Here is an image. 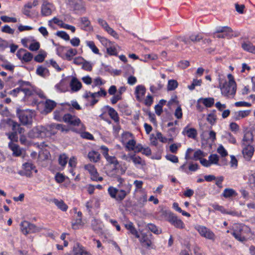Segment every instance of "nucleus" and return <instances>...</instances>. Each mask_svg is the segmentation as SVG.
I'll return each instance as SVG.
<instances>
[{"label": "nucleus", "mask_w": 255, "mask_h": 255, "mask_svg": "<svg viewBox=\"0 0 255 255\" xmlns=\"http://www.w3.org/2000/svg\"><path fill=\"white\" fill-rule=\"evenodd\" d=\"M87 45L92 49V51L95 54H99V49L96 46L94 42L92 41L87 42Z\"/></svg>", "instance_id": "3c124183"}, {"label": "nucleus", "mask_w": 255, "mask_h": 255, "mask_svg": "<svg viewBox=\"0 0 255 255\" xmlns=\"http://www.w3.org/2000/svg\"><path fill=\"white\" fill-rule=\"evenodd\" d=\"M217 151L222 157H225L228 154L227 151L222 145L219 146L218 148Z\"/></svg>", "instance_id": "774afa93"}, {"label": "nucleus", "mask_w": 255, "mask_h": 255, "mask_svg": "<svg viewBox=\"0 0 255 255\" xmlns=\"http://www.w3.org/2000/svg\"><path fill=\"white\" fill-rule=\"evenodd\" d=\"M23 168L25 171L23 172L22 175H24L27 177H30L31 175V170H33L35 167L31 162H27L23 164ZM22 174V173H21Z\"/></svg>", "instance_id": "2eb2a0df"}, {"label": "nucleus", "mask_w": 255, "mask_h": 255, "mask_svg": "<svg viewBox=\"0 0 255 255\" xmlns=\"http://www.w3.org/2000/svg\"><path fill=\"white\" fill-rule=\"evenodd\" d=\"M231 85L227 82H224V80L219 79V87L222 95L229 97L230 95H234L236 92L237 85L231 86Z\"/></svg>", "instance_id": "20e7f679"}, {"label": "nucleus", "mask_w": 255, "mask_h": 255, "mask_svg": "<svg viewBox=\"0 0 255 255\" xmlns=\"http://www.w3.org/2000/svg\"><path fill=\"white\" fill-rule=\"evenodd\" d=\"M237 195L236 191L233 189L226 188L223 193V196L225 198H230L233 196H236Z\"/></svg>", "instance_id": "473e14b6"}, {"label": "nucleus", "mask_w": 255, "mask_h": 255, "mask_svg": "<svg viewBox=\"0 0 255 255\" xmlns=\"http://www.w3.org/2000/svg\"><path fill=\"white\" fill-rule=\"evenodd\" d=\"M66 3L74 10H80L83 8L82 1L81 0H67Z\"/></svg>", "instance_id": "ddd939ff"}, {"label": "nucleus", "mask_w": 255, "mask_h": 255, "mask_svg": "<svg viewBox=\"0 0 255 255\" xmlns=\"http://www.w3.org/2000/svg\"><path fill=\"white\" fill-rule=\"evenodd\" d=\"M82 68L85 70L91 71L92 69V65L90 62L85 60L82 64Z\"/></svg>", "instance_id": "052dcab7"}, {"label": "nucleus", "mask_w": 255, "mask_h": 255, "mask_svg": "<svg viewBox=\"0 0 255 255\" xmlns=\"http://www.w3.org/2000/svg\"><path fill=\"white\" fill-rule=\"evenodd\" d=\"M80 20L81 24L83 25V29L86 31H90L93 29V27L91 25V22L87 17H81Z\"/></svg>", "instance_id": "412c9836"}, {"label": "nucleus", "mask_w": 255, "mask_h": 255, "mask_svg": "<svg viewBox=\"0 0 255 255\" xmlns=\"http://www.w3.org/2000/svg\"><path fill=\"white\" fill-rule=\"evenodd\" d=\"M244 135L242 140V145H251L254 141L253 131L248 128H246L244 130Z\"/></svg>", "instance_id": "9d476101"}, {"label": "nucleus", "mask_w": 255, "mask_h": 255, "mask_svg": "<svg viewBox=\"0 0 255 255\" xmlns=\"http://www.w3.org/2000/svg\"><path fill=\"white\" fill-rule=\"evenodd\" d=\"M70 86L72 91L77 92L82 88V83L76 77H73Z\"/></svg>", "instance_id": "dca6fc26"}, {"label": "nucleus", "mask_w": 255, "mask_h": 255, "mask_svg": "<svg viewBox=\"0 0 255 255\" xmlns=\"http://www.w3.org/2000/svg\"><path fill=\"white\" fill-rule=\"evenodd\" d=\"M233 30L231 28L228 26H224L219 28L217 31L213 33V37H215L216 33H227L229 34L230 33L232 32Z\"/></svg>", "instance_id": "72a5a7b5"}, {"label": "nucleus", "mask_w": 255, "mask_h": 255, "mask_svg": "<svg viewBox=\"0 0 255 255\" xmlns=\"http://www.w3.org/2000/svg\"><path fill=\"white\" fill-rule=\"evenodd\" d=\"M68 157L65 154L60 155L58 158L59 164L64 167L67 163Z\"/></svg>", "instance_id": "37998d69"}, {"label": "nucleus", "mask_w": 255, "mask_h": 255, "mask_svg": "<svg viewBox=\"0 0 255 255\" xmlns=\"http://www.w3.org/2000/svg\"><path fill=\"white\" fill-rule=\"evenodd\" d=\"M85 170H88L91 175V178L94 181H101L103 180L102 177H98L99 174L94 165L91 164L85 165L84 166Z\"/></svg>", "instance_id": "6e6552de"}, {"label": "nucleus", "mask_w": 255, "mask_h": 255, "mask_svg": "<svg viewBox=\"0 0 255 255\" xmlns=\"http://www.w3.org/2000/svg\"><path fill=\"white\" fill-rule=\"evenodd\" d=\"M148 229L155 234H160L161 233L160 230H158L157 227L153 224H148L147 225Z\"/></svg>", "instance_id": "49530a36"}, {"label": "nucleus", "mask_w": 255, "mask_h": 255, "mask_svg": "<svg viewBox=\"0 0 255 255\" xmlns=\"http://www.w3.org/2000/svg\"><path fill=\"white\" fill-rule=\"evenodd\" d=\"M178 85V83L176 80H170L168 81L167 85L168 91L174 90Z\"/></svg>", "instance_id": "58836bf2"}, {"label": "nucleus", "mask_w": 255, "mask_h": 255, "mask_svg": "<svg viewBox=\"0 0 255 255\" xmlns=\"http://www.w3.org/2000/svg\"><path fill=\"white\" fill-rule=\"evenodd\" d=\"M28 234H31L36 232H39L41 231V228L36 226L35 225L31 224L29 222V227H28Z\"/></svg>", "instance_id": "79ce46f5"}, {"label": "nucleus", "mask_w": 255, "mask_h": 255, "mask_svg": "<svg viewBox=\"0 0 255 255\" xmlns=\"http://www.w3.org/2000/svg\"><path fill=\"white\" fill-rule=\"evenodd\" d=\"M81 136L85 139L93 140L94 139L93 135L88 132H83L81 133Z\"/></svg>", "instance_id": "0e129e2a"}, {"label": "nucleus", "mask_w": 255, "mask_h": 255, "mask_svg": "<svg viewBox=\"0 0 255 255\" xmlns=\"http://www.w3.org/2000/svg\"><path fill=\"white\" fill-rule=\"evenodd\" d=\"M164 84L161 82L158 81L156 86L152 85L150 87V91L152 93H156L157 91L160 90L163 87Z\"/></svg>", "instance_id": "ea45409f"}, {"label": "nucleus", "mask_w": 255, "mask_h": 255, "mask_svg": "<svg viewBox=\"0 0 255 255\" xmlns=\"http://www.w3.org/2000/svg\"><path fill=\"white\" fill-rule=\"evenodd\" d=\"M77 53V51L76 49L70 48L66 53L65 55V58L68 61H71L73 57L76 55Z\"/></svg>", "instance_id": "e433bc0d"}, {"label": "nucleus", "mask_w": 255, "mask_h": 255, "mask_svg": "<svg viewBox=\"0 0 255 255\" xmlns=\"http://www.w3.org/2000/svg\"><path fill=\"white\" fill-rule=\"evenodd\" d=\"M100 154L96 151L92 150L88 154V157L89 160L94 162H98L100 159Z\"/></svg>", "instance_id": "5701e85b"}, {"label": "nucleus", "mask_w": 255, "mask_h": 255, "mask_svg": "<svg viewBox=\"0 0 255 255\" xmlns=\"http://www.w3.org/2000/svg\"><path fill=\"white\" fill-rule=\"evenodd\" d=\"M73 251L74 255H91L90 253L80 247L78 244L74 246Z\"/></svg>", "instance_id": "4be33fe9"}, {"label": "nucleus", "mask_w": 255, "mask_h": 255, "mask_svg": "<svg viewBox=\"0 0 255 255\" xmlns=\"http://www.w3.org/2000/svg\"><path fill=\"white\" fill-rule=\"evenodd\" d=\"M0 19L2 21L4 22H17V19L15 17H10L7 16L3 15L0 17Z\"/></svg>", "instance_id": "864d4df0"}, {"label": "nucleus", "mask_w": 255, "mask_h": 255, "mask_svg": "<svg viewBox=\"0 0 255 255\" xmlns=\"http://www.w3.org/2000/svg\"><path fill=\"white\" fill-rule=\"evenodd\" d=\"M105 30L112 36L115 37L116 39L119 38L118 34L111 27L109 26L105 29Z\"/></svg>", "instance_id": "4d7b16f0"}, {"label": "nucleus", "mask_w": 255, "mask_h": 255, "mask_svg": "<svg viewBox=\"0 0 255 255\" xmlns=\"http://www.w3.org/2000/svg\"><path fill=\"white\" fill-rule=\"evenodd\" d=\"M250 113V110L240 111L235 113V119L240 120L241 118H245L248 116Z\"/></svg>", "instance_id": "c9c22d12"}, {"label": "nucleus", "mask_w": 255, "mask_h": 255, "mask_svg": "<svg viewBox=\"0 0 255 255\" xmlns=\"http://www.w3.org/2000/svg\"><path fill=\"white\" fill-rule=\"evenodd\" d=\"M3 122L8 126L11 127L12 132H17V128H18V126H19V124L17 122L11 119H7L4 120Z\"/></svg>", "instance_id": "a878e982"}, {"label": "nucleus", "mask_w": 255, "mask_h": 255, "mask_svg": "<svg viewBox=\"0 0 255 255\" xmlns=\"http://www.w3.org/2000/svg\"><path fill=\"white\" fill-rule=\"evenodd\" d=\"M82 218L77 219L75 222L72 224V228L74 230L78 229L79 228V226L82 225Z\"/></svg>", "instance_id": "bf43d9fd"}, {"label": "nucleus", "mask_w": 255, "mask_h": 255, "mask_svg": "<svg viewBox=\"0 0 255 255\" xmlns=\"http://www.w3.org/2000/svg\"><path fill=\"white\" fill-rule=\"evenodd\" d=\"M135 141L133 139L128 140L126 145V148L129 150H133L134 149L135 145Z\"/></svg>", "instance_id": "6e6d98bb"}, {"label": "nucleus", "mask_w": 255, "mask_h": 255, "mask_svg": "<svg viewBox=\"0 0 255 255\" xmlns=\"http://www.w3.org/2000/svg\"><path fill=\"white\" fill-rule=\"evenodd\" d=\"M48 126V128H50L49 131L51 132V136L55 134L56 132L54 130V129L60 130L61 131L65 130V126L60 124H52Z\"/></svg>", "instance_id": "6ab92c4d"}, {"label": "nucleus", "mask_w": 255, "mask_h": 255, "mask_svg": "<svg viewBox=\"0 0 255 255\" xmlns=\"http://www.w3.org/2000/svg\"><path fill=\"white\" fill-rule=\"evenodd\" d=\"M195 229L202 237L212 241L215 240L216 236L214 233L207 227L203 226H197L195 227Z\"/></svg>", "instance_id": "423d86ee"}, {"label": "nucleus", "mask_w": 255, "mask_h": 255, "mask_svg": "<svg viewBox=\"0 0 255 255\" xmlns=\"http://www.w3.org/2000/svg\"><path fill=\"white\" fill-rule=\"evenodd\" d=\"M106 152L104 153V157L110 164H113L114 165V168H117V166L119 165V163L116 157L115 156H111L109 155L108 153H107V149H106Z\"/></svg>", "instance_id": "b1692460"}, {"label": "nucleus", "mask_w": 255, "mask_h": 255, "mask_svg": "<svg viewBox=\"0 0 255 255\" xmlns=\"http://www.w3.org/2000/svg\"><path fill=\"white\" fill-rule=\"evenodd\" d=\"M242 47L246 51L255 54V46L249 41L243 42L242 43Z\"/></svg>", "instance_id": "f3484780"}, {"label": "nucleus", "mask_w": 255, "mask_h": 255, "mask_svg": "<svg viewBox=\"0 0 255 255\" xmlns=\"http://www.w3.org/2000/svg\"><path fill=\"white\" fill-rule=\"evenodd\" d=\"M205 156V155L204 153L200 149H198L194 152V156L192 157V159H194L195 160H197L198 159L200 160L201 158V157Z\"/></svg>", "instance_id": "a18cd8bd"}, {"label": "nucleus", "mask_w": 255, "mask_h": 255, "mask_svg": "<svg viewBox=\"0 0 255 255\" xmlns=\"http://www.w3.org/2000/svg\"><path fill=\"white\" fill-rule=\"evenodd\" d=\"M50 128L48 126H38L34 127L30 130L28 133V136L31 138H45L51 136V132L49 131Z\"/></svg>", "instance_id": "f03ea898"}, {"label": "nucleus", "mask_w": 255, "mask_h": 255, "mask_svg": "<svg viewBox=\"0 0 255 255\" xmlns=\"http://www.w3.org/2000/svg\"><path fill=\"white\" fill-rule=\"evenodd\" d=\"M39 47H40L39 43L38 42H36L31 43L29 47V49L31 51H36V50H38Z\"/></svg>", "instance_id": "69168bd1"}, {"label": "nucleus", "mask_w": 255, "mask_h": 255, "mask_svg": "<svg viewBox=\"0 0 255 255\" xmlns=\"http://www.w3.org/2000/svg\"><path fill=\"white\" fill-rule=\"evenodd\" d=\"M184 134H186L188 137L193 139H195L197 135V132L194 128H188L187 127H185L183 131Z\"/></svg>", "instance_id": "aec40b11"}, {"label": "nucleus", "mask_w": 255, "mask_h": 255, "mask_svg": "<svg viewBox=\"0 0 255 255\" xmlns=\"http://www.w3.org/2000/svg\"><path fill=\"white\" fill-rule=\"evenodd\" d=\"M29 227V222L24 221L20 224V229L22 233L24 235L28 234V228Z\"/></svg>", "instance_id": "a19ab883"}, {"label": "nucleus", "mask_w": 255, "mask_h": 255, "mask_svg": "<svg viewBox=\"0 0 255 255\" xmlns=\"http://www.w3.org/2000/svg\"><path fill=\"white\" fill-rule=\"evenodd\" d=\"M166 158L167 160H168L173 163H177L178 162V157L176 156L173 155V154L167 155L166 156Z\"/></svg>", "instance_id": "338daca9"}, {"label": "nucleus", "mask_w": 255, "mask_h": 255, "mask_svg": "<svg viewBox=\"0 0 255 255\" xmlns=\"http://www.w3.org/2000/svg\"><path fill=\"white\" fill-rule=\"evenodd\" d=\"M51 4L46 0H43V3L41 6V14L43 16L50 15L52 13L50 7Z\"/></svg>", "instance_id": "4468645a"}, {"label": "nucleus", "mask_w": 255, "mask_h": 255, "mask_svg": "<svg viewBox=\"0 0 255 255\" xmlns=\"http://www.w3.org/2000/svg\"><path fill=\"white\" fill-rule=\"evenodd\" d=\"M140 242L142 246L149 248L151 247L152 242L150 240V237L147 235H142V238L140 240Z\"/></svg>", "instance_id": "393cba45"}, {"label": "nucleus", "mask_w": 255, "mask_h": 255, "mask_svg": "<svg viewBox=\"0 0 255 255\" xmlns=\"http://www.w3.org/2000/svg\"><path fill=\"white\" fill-rule=\"evenodd\" d=\"M8 138L11 140V141H13L17 142L18 141V136L17 134V132H11L7 134Z\"/></svg>", "instance_id": "13d9d810"}, {"label": "nucleus", "mask_w": 255, "mask_h": 255, "mask_svg": "<svg viewBox=\"0 0 255 255\" xmlns=\"http://www.w3.org/2000/svg\"><path fill=\"white\" fill-rule=\"evenodd\" d=\"M33 58V54L25 50L22 61L25 62L30 61Z\"/></svg>", "instance_id": "09e8293b"}, {"label": "nucleus", "mask_w": 255, "mask_h": 255, "mask_svg": "<svg viewBox=\"0 0 255 255\" xmlns=\"http://www.w3.org/2000/svg\"><path fill=\"white\" fill-rule=\"evenodd\" d=\"M202 101L203 104L207 108L212 107L214 104V99L213 98H201L198 100Z\"/></svg>", "instance_id": "2f4dec72"}, {"label": "nucleus", "mask_w": 255, "mask_h": 255, "mask_svg": "<svg viewBox=\"0 0 255 255\" xmlns=\"http://www.w3.org/2000/svg\"><path fill=\"white\" fill-rule=\"evenodd\" d=\"M146 89L144 86L140 85H138L135 87L134 94L136 100L141 102L144 96L146 93Z\"/></svg>", "instance_id": "f8f14e48"}, {"label": "nucleus", "mask_w": 255, "mask_h": 255, "mask_svg": "<svg viewBox=\"0 0 255 255\" xmlns=\"http://www.w3.org/2000/svg\"><path fill=\"white\" fill-rule=\"evenodd\" d=\"M129 158L132 160L133 163L135 164H139L141 165H145V161L142 160L139 156H136L135 155H130Z\"/></svg>", "instance_id": "4c0bfd02"}, {"label": "nucleus", "mask_w": 255, "mask_h": 255, "mask_svg": "<svg viewBox=\"0 0 255 255\" xmlns=\"http://www.w3.org/2000/svg\"><path fill=\"white\" fill-rule=\"evenodd\" d=\"M241 230H242V229H240L239 231H234L232 233V235L237 240L243 242L246 241V238L242 235Z\"/></svg>", "instance_id": "f704fd0d"}, {"label": "nucleus", "mask_w": 255, "mask_h": 255, "mask_svg": "<svg viewBox=\"0 0 255 255\" xmlns=\"http://www.w3.org/2000/svg\"><path fill=\"white\" fill-rule=\"evenodd\" d=\"M131 187V185L129 184L125 185L123 188L110 186L108 189V192L112 198L115 199L118 203H121L130 193Z\"/></svg>", "instance_id": "f257e3e1"}, {"label": "nucleus", "mask_w": 255, "mask_h": 255, "mask_svg": "<svg viewBox=\"0 0 255 255\" xmlns=\"http://www.w3.org/2000/svg\"><path fill=\"white\" fill-rule=\"evenodd\" d=\"M125 227L132 235H134L136 238H138L139 237L137 231L134 227L131 222L125 224Z\"/></svg>", "instance_id": "7c9ffc66"}, {"label": "nucleus", "mask_w": 255, "mask_h": 255, "mask_svg": "<svg viewBox=\"0 0 255 255\" xmlns=\"http://www.w3.org/2000/svg\"><path fill=\"white\" fill-rule=\"evenodd\" d=\"M36 73L37 75L43 77L49 76V70L42 66H39L37 67Z\"/></svg>", "instance_id": "cd10ccee"}, {"label": "nucleus", "mask_w": 255, "mask_h": 255, "mask_svg": "<svg viewBox=\"0 0 255 255\" xmlns=\"http://www.w3.org/2000/svg\"><path fill=\"white\" fill-rule=\"evenodd\" d=\"M63 120L64 122L73 126H78L81 123V121L78 117L70 114H65L63 117Z\"/></svg>", "instance_id": "1a4fd4ad"}, {"label": "nucleus", "mask_w": 255, "mask_h": 255, "mask_svg": "<svg viewBox=\"0 0 255 255\" xmlns=\"http://www.w3.org/2000/svg\"><path fill=\"white\" fill-rule=\"evenodd\" d=\"M244 146L242 149V153L246 160L249 161L253 156L254 152V147L250 144L243 145Z\"/></svg>", "instance_id": "9b49d317"}, {"label": "nucleus", "mask_w": 255, "mask_h": 255, "mask_svg": "<svg viewBox=\"0 0 255 255\" xmlns=\"http://www.w3.org/2000/svg\"><path fill=\"white\" fill-rule=\"evenodd\" d=\"M166 216L167 221L175 228L180 229L184 228L185 225L183 221L179 219L174 214L169 212L167 213Z\"/></svg>", "instance_id": "39448f33"}, {"label": "nucleus", "mask_w": 255, "mask_h": 255, "mask_svg": "<svg viewBox=\"0 0 255 255\" xmlns=\"http://www.w3.org/2000/svg\"><path fill=\"white\" fill-rule=\"evenodd\" d=\"M8 146L10 149L12 151L13 155L15 156H19L21 155L22 152L19 146L12 142H10L8 144Z\"/></svg>", "instance_id": "a211bd4d"}, {"label": "nucleus", "mask_w": 255, "mask_h": 255, "mask_svg": "<svg viewBox=\"0 0 255 255\" xmlns=\"http://www.w3.org/2000/svg\"><path fill=\"white\" fill-rule=\"evenodd\" d=\"M207 120L212 126H213L216 122V116L214 113H210L208 115Z\"/></svg>", "instance_id": "c03bdc74"}, {"label": "nucleus", "mask_w": 255, "mask_h": 255, "mask_svg": "<svg viewBox=\"0 0 255 255\" xmlns=\"http://www.w3.org/2000/svg\"><path fill=\"white\" fill-rule=\"evenodd\" d=\"M56 106V103L54 101L50 100H47L45 103V111L47 113H49L52 111Z\"/></svg>", "instance_id": "c85d7f7f"}, {"label": "nucleus", "mask_w": 255, "mask_h": 255, "mask_svg": "<svg viewBox=\"0 0 255 255\" xmlns=\"http://www.w3.org/2000/svg\"><path fill=\"white\" fill-rule=\"evenodd\" d=\"M1 31L3 32H5L8 34H12L14 32V30L11 28L8 25H4L2 28Z\"/></svg>", "instance_id": "680f3d73"}, {"label": "nucleus", "mask_w": 255, "mask_h": 255, "mask_svg": "<svg viewBox=\"0 0 255 255\" xmlns=\"http://www.w3.org/2000/svg\"><path fill=\"white\" fill-rule=\"evenodd\" d=\"M203 39V37L200 34H192L190 36V39L191 42H197L200 41Z\"/></svg>", "instance_id": "5fc2aeb1"}, {"label": "nucleus", "mask_w": 255, "mask_h": 255, "mask_svg": "<svg viewBox=\"0 0 255 255\" xmlns=\"http://www.w3.org/2000/svg\"><path fill=\"white\" fill-rule=\"evenodd\" d=\"M16 116L22 125L29 126L32 125L33 113L31 111L17 109Z\"/></svg>", "instance_id": "7ed1b4c3"}, {"label": "nucleus", "mask_w": 255, "mask_h": 255, "mask_svg": "<svg viewBox=\"0 0 255 255\" xmlns=\"http://www.w3.org/2000/svg\"><path fill=\"white\" fill-rule=\"evenodd\" d=\"M144 104L147 106H150L153 103V97L150 95H148L145 100H144Z\"/></svg>", "instance_id": "e2e57ef3"}, {"label": "nucleus", "mask_w": 255, "mask_h": 255, "mask_svg": "<svg viewBox=\"0 0 255 255\" xmlns=\"http://www.w3.org/2000/svg\"><path fill=\"white\" fill-rule=\"evenodd\" d=\"M108 114L110 116L111 118L113 119L115 122H118L119 121V118L118 116V113L116 110L111 107H108Z\"/></svg>", "instance_id": "c756f323"}, {"label": "nucleus", "mask_w": 255, "mask_h": 255, "mask_svg": "<svg viewBox=\"0 0 255 255\" xmlns=\"http://www.w3.org/2000/svg\"><path fill=\"white\" fill-rule=\"evenodd\" d=\"M53 202L57 206V207L63 211H66L68 209V206L62 200H58L54 199Z\"/></svg>", "instance_id": "bb28decb"}, {"label": "nucleus", "mask_w": 255, "mask_h": 255, "mask_svg": "<svg viewBox=\"0 0 255 255\" xmlns=\"http://www.w3.org/2000/svg\"><path fill=\"white\" fill-rule=\"evenodd\" d=\"M209 162L211 164H217L219 161V156L216 154H211L209 157Z\"/></svg>", "instance_id": "603ef678"}, {"label": "nucleus", "mask_w": 255, "mask_h": 255, "mask_svg": "<svg viewBox=\"0 0 255 255\" xmlns=\"http://www.w3.org/2000/svg\"><path fill=\"white\" fill-rule=\"evenodd\" d=\"M202 80L193 79V82L191 85L188 86V89L190 90H193L196 86H199L201 85Z\"/></svg>", "instance_id": "de8ad7c7"}, {"label": "nucleus", "mask_w": 255, "mask_h": 255, "mask_svg": "<svg viewBox=\"0 0 255 255\" xmlns=\"http://www.w3.org/2000/svg\"><path fill=\"white\" fill-rule=\"evenodd\" d=\"M56 35L66 41L70 39L69 35L66 32L63 31H57Z\"/></svg>", "instance_id": "8fccbe9b"}, {"label": "nucleus", "mask_w": 255, "mask_h": 255, "mask_svg": "<svg viewBox=\"0 0 255 255\" xmlns=\"http://www.w3.org/2000/svg\"><path fill=\"white\" fill-rule=\"evenodd\" d=\"M117 168H113L112 170L107 171V174L108 176L114 178V181H117L118 184L117 187L123 188L126 184H124L125 179L117 174Z\"/></svg>", "instance_id": "0eeeda50"}]
</instances>
